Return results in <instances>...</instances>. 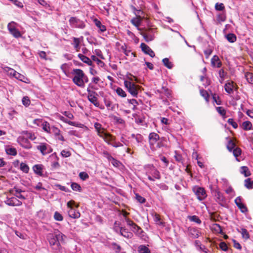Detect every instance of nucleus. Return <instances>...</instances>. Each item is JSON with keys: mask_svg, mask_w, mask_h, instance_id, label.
<instances>
[{"mask_svg": "<svg viewBox=\"0 0 253 253\" xmlns=\"http://www.w3.org/2000/svg\"><path fill=\"white\" fill-rule=\"evenodd\" d=\"M64 237H65V236L58 230L47 234V240L54 252L58 253L60 252L62 249L61 243L63 241Z\"/></svg>", "mask_w": 253, "mask_h": 253, "instance_id": "1", "label": "nucleus"}, {"mask_svg": "<svg viewBox=\"0 0 253 253\" xmlns=\"http://www.w3.org/2000/svg\"><path fill=\"white\" fill-rule=\"evenodd\" d=\"M133 80H125L124 84L127 91L134 97H136L138 93L139 86L136 84Z\"/></svg>", "mask_w": 253, "mask_h": 253, "instance_id": "2", "label": "nucleus"}, {"mask_svg": "<svg viewBox=\"0 0 253 253\" xmlns=\"http://www.w3.org/2000/svg\"><path fill=\"white\" fill-rule=\"evenodd\" d=\"M146 174L149 180L154 181L155 179H160L161 174L159 170L153 166L150 167V169L147 171Z\"/></svg>", "mask_w": 253, "mask_h": 253, "instance_id": "3", "label": "nucleus"}, {"mask_svg": "<svg viewBox=\"0 0 253 253\" xmlns=\"http://www.w3.org/2000/svg\"><path fill=\"white\" fill-rule=\"evenodd\" d=\"M192 191L200 201L204 200L207 196L206 191L203 187L195 186L193 187Z\"/></svg>", "mask_w": 253, "mask_h": 253, "instance_id": "4", "label": "nucleus"}, {"mask_svg": "<svg viewBox=\"0 0 253 253\" xmlns=\"http://www.w3.org/2000/svg\"><path fill=\"white\" fill-rule=\"evenodd\" d=\"M140 34L147 42L153 41L155 39L154 30L153 29H145L144 31L141 32Z\"/></svg>", "mask_w": 253, "mask_h": 253, "instance_id": "5", "label": "nucleus"}, {"mask_svg": "<svg viewBox=\"0 0 253 253\" xmlns=\"http://www.w3.org/2000/svg\"><path fill=\"white\" fill-rule=\"evenodd\" d=\"M70 26L73 28L84 29L85 25L84 23L75 17H72L69 20Z\"/></svg>", "mask_w": 253, "mask_h": 253, "instance_id": "6", "label": "nucleus"}, {"mask_svg": "<svg viewBox=\"0 0 253 253\" xmlns=\"http://www.w3.org/2000/svg\"><path fill=\"white\" fill-rule=\"evenodd\" d=\"M73 203H74L73 201H70L67 203V207L69 209L68 211V215L71 218H78L80 217V213L72 208Z\"/></svg>", "mask_w": 253, "mask_h": 253, "instance_id": "7", "label": "nucleus"}, {"mask_svg": "<svg viewBox=\"0 0 253 253\" xmlns=\"http://www.w3.org/2000/svg\"><path fill=\"white\" fill-rule=\"evenodd\" d=\"M37 149L39 150L43 155H45L51 153L52 149L51 147L46 143H41L37 146Z\"/></svg>", "mask_w": 253, "mask_h": 253, "instance_id": "8", "label": "nucleus"}, {"mask_svg": "<svg viewBox=\"0 0 253 253\" xmlns=\"http://www.w3.org/2000/svg\"><path fill=\"white\" fill-rule=\"evenodd\" d=\"M17 142L23 148L29 149L32 148V145L28 139L23 136H20L17 138Z\"/></svg>", "mask_w": 253, "mask_h": 253, "instance_id": "9", "label": "nucleus"}, {"mask_svg": "<svg viewBox=\"0 0 253 253\" xmlns=\"http://www.w3.org/2000/svg\"><path fill=\"white\" fill-rule=\"evenodd\" d=\"M148 139L150 147L152 149V147L154 146L156 143L160 140V137L157 133L153 132L150 133L148 136Z\"/></svg>", "mask_w": 253, "mask_h": 253, "instance_id": "10", "label": "nucleus"}, {"mask_svg": "<svg viewBox=\"0 0 253 253\" xmlns=\"http://www.w3.org/2000/svg\"><path fill=\"white\" fill-rule=\"evenodd\" d=\"M5 203L10 206H20L22 204V202L14 197L7 198L5 201Z\"/></svg>", "mask_w": 253, "mask_h": 253, "instance_id": "11", "label": "nucleus"}, {"mask_svg": "<svg viewBox=\"0 0 253 253\" xmlns=\"http://www.w3.org/2000/svg\"><path fill=\"white\" fill-rule=\"evenodd\" d=\"M97 93L94 91H90L88 93L87 98L88 100L95 106L99 107V103L97 101Z\"/></svg>", "mask_w": 253, "mask_h": 253, "instance_id": "12", "label": "nucleus"}, {"mask_svg": "<svg viewBox=\"0 0 253 253\" xmlns=\"http://www.w3.org/2000/svg\"><path fill=\"white\" fill-rule=\"evenodd\" d=\"M4 70L7 73V75L10 78L14 77L15 79H19V78L21 77V76H22L14 69L8 67H4Z\"/></svg>", "mask_w": 253, "mask_h": 253, "instance_id": "13", "label": "nucleus"}, {"mask_svg": "<svg viewBox=\"0 0 253 253\" xmlns=\"http://www.w3.org/2000/svg\"><path fill=\"white\" fill-rule=\"evenodd\" d=\"M228 81L225 84V89L227 93L230 94L233 93L234 89H237V85L233 80H228Z\"/></svg>", "mask_w": 253, "mask_h": 253, "instance_id": "14", "label": "nucleus"}, {"mask_svg": "<svg viewBox=\"0 0 253 253\" xmlns=\"http://www.w3.org/2000/svg\"><path fill=\"white\" fill-rule=\"evenodd\" d=\"M140 47L142 51L146 54L149 55L151 57H154L155 56L154 52L151 49V48L144 43H141Z\"/></svg>", "mask_w": 253, "mask_h": 253, "instance_id": "15", "label": "nucleus"}, {"mask_svg": "<svg viewBox=\"0 0 253 253\" xmlns=\"http://www.w3.org/2000/svg\"><path fill=\"white\" fill-rule=\"evenodd\" d=\"M235 203L242 212H246L248 210L246 206L242 203L241 197H238L235 200Z\"/></svg>", "mask_w": 253, "mask_h": 253, "instance_id": "16", "label": "nucleus"}, {"mask_svg": "<svg viewBox=\"0 0 253 253\" xmlns=\"http://www.w3.org/2000/svg\"><path fill=\"white\" fill-rule=\"evenodd\" d=\"M94 126L97 132V135L99 137L102 138L104 136V134L107 133L105 132V128L102 127V125L100 123L97 122L95 123L94 124Z\"/></svg>", "mask_w": 253, "mask_h": 253, "instance_id": "17", "label": "nucleus"}, {"mask_svg": "<svg viewBox=\"0 0 253 253\" xmlns=\"http://www.w3.org/2000/svg\"><path fill=\"white\" fill-rule=\"evenodd\" d=\"M120 234L127 239H131L133 236L132 232L128 231L126 227H123L120 228Z\"/></svg>", "mask_w": 253, "mask_h": 253, "instance_id": "18", "label": "nucleus"}, {"mask_svg": "<svg viewBox=\"0 0 253 253\" xmlns=\"http://www.w3.org/2000/svg\"><path fill=\"white\" fill-rule=\"evenodd\" d=\"M211 65L214 68H220L222 65L221 61L220 60L217 55H214L211 59Z\"/></svg>", "mask_w": 253, "mask_h": 253, "instance_id": "19", "label": "nucleus"}, {"mask_svg": "<svg viewBox=\"0 0 253 253\" xmlns=\"http://www.w3.org/2000/svg\"><path fill=\"white\" fill-rule=\"evenodd\" d=\"M188 232L189 236L192 239L198 238L200 234V231L195 228H188Z\"/></svg>", "mask_w": 253, "mask_h": 253, "instance_id": "20", "label": "nucleus"}, {"mask_svg": "<svg viewBox=\"0 0 253 253\" xmlns=\"http://www.w3.org/2000/svg\"><path fill=\"white\" fill-rule=\"evenodd\" d=\"M102 138L107 143L111 145L112 144L111 143V142L113 143L116 140V137L109 133L104 134V136Z\"/></svg>", "mask_w": 253, "mask_h": 253, "instance_id": "21", "label": "nucleus"}, {"mask_svg": "<svg viewBox=\"0 0 253 253\" xmlns=\"http://www.w3.org/2000/svg\"><path fill=\"white\" fill-rule=\"evenodd\" d=\"M43 169L44 167L42 165H35L33 167L34 172L41 176H43Z\"/></svg>", "mask_w": 253, "mask_h": 253, "instance_id": "22", "label": "nucleus"}, {"mask_svg": "<svg viewBox=\"0 0 253 253\" xmlns=\"http://www.w3.org/2000/svg\"><path fill=\"white\" fill-rule=\"evenodd\" d=\"M104 102L108 110H113L114 109L115 105L109 97L105 96L104 97Z\"/></svg>", "mask_w": 253, "mask_h": 253, "instance_id": "23", "label": "nucleus"}, {"mask_svg": "<svg viewBox=\"0 0 253 253\" xmlns=\"http://www.w3.org/2000/svg\"><path fill=\"white\" fill-rule=\"evenodd\" d=\"M126 222L130 227L131 230L135 233L139 226L129 218H126Z\"/></svg>", "mask_w": 253, "mask_h": 253, "instance_id": "24", "label": "nucleus"}, {"mask_svg": "<svg viewBox=\"0 0 253 253\" xmlns=\"http://www.w3.org/2000/svg\"><path fill=\"white\" fill-rule=\"evenodd\" d=\"M216 201L220 204L225 202V198L223 194L219 191H216L214 195Z\"/></svg>", "mask_w": 253, "mask_h": 253, "instance_id": "25", "label": "nucleus"}, {"mask_svg": "<svg viewBox=\"0 0 253 253\" xmlns=\"http://www.w3.org/2000/svg\"><path fill=\"white\" fill-rule=\"evenodd\" d=\"M73 73L74 75L73 79H82L84 75L83 71L78 69L74 70Z\"/></svg>", "mask_w": 253, "mask_h": 253, "instance_id": "26", "label": "nucleus"}, {"mask_svg": "<svg viewBox=\"0 0 253 253\" xmlns=\"http://www.w3.org/2000/svg\"><path fill=\"white\" fill-rule=\"evenodd\" d=\"M93 21L96 26L99 29L100 32H104L106 31V26L104 25H102L99 20L97 19H95Z\"/></svg>", "mask_w": 253, "mask_h": 253, "instance_id": "27", "label": "nucleus"}, {"mask_svg": "<svg viewBox=\"0 0 253 253\" xmlns=\"http://www.w3.org/2000/svg\"><path fill=\"white\" fill-rule=\"evenodd\" d=\"M5 151L7 154L12 156H16L17 155V150L14 148L10 146H6Z\"/></svg>", "mask_w": 253, "mask_h": 253, "instance_id": "28", "label": "nucleus"}, {"mask_svg": "<svg viewBox=\"0 0 253 253\" xmlns=\"http://www.w3.org/2000/svg\"><path fill=\"white\" fill-rule=\"evenodd\" d=\"M78 57L84 63L87 64L88 65H91L92 61L87 56L79 53L78 55Z\"/></svg>", "mask_w": 253, "mask_h": 253, "instance_id": "29", "label": "nucleus"}, {"mask_svg": "<svg viewBox=\"0 0 253 253\" xmlns=\"http://www.w3.org/2000/svg\"><path fill=\"white\" fill-rule=\"evenodd\" d=\"M137 251L139 253H151L150 249L145 245H140Z\"/></svg>", "mask_w": 253, "mask_h": 253, "instance_id": "30", "label": "nucleus"}, {"mask_svg": "<svg viewBox=\"0 0 253 253\" xmlns=\"http://www.w3.org/2000/svg\"><path fill=\"white\" fill-rule=\"evenodd\" d=\"M110 247L114 250L116 253H119L121 251V247L116 243H111L110 244Z\"/></svg>", "mask_w": 253, "mask_h": 253, "instance_id": "31", "label": "nucleus"}, {"mask_svg": "<svg viewBox=\"0 0 253 253\" xmlns=\"http://www.w3.org/2000/svg\"><path fill=\"white\" fill-rule=\"evenodd\" d=\"M240 172L244 174L245 177L249 176L251 175V173L249 168L246 166H242L240 168Z\"/></svg>", "mask_w": 253, "mask_h": 253, "instance_id": "32", "label": "nucleus"}, {"mask_svg": "<svg viewBox=\"0 0 253 253\" xmlns=\"http://www.w3.org/2000/svg\"><path fill=\"white\" fill-rule=\"evenodd\" d=\"M244 186L248 189H253V180L248 178L244 181Z\"/></svg>", "mask_w": 253, "mask_h": 253, "instance_id": "33", "label": "nucleus"}, {"mask_svg": "<svg viewBox=\"0 0 253 253\" xmlns=\"http://www.w3.org/2000/svg\"><path fill=\"white\" fill-rule=\"evenodd\" d=\"M243 129L244 130H250L252 129V124L250 121H245L242 125Z\"/></svg>", "mask_w": 253, "mask_h": 253, "instance_id": "34", "label": "nucleus"}, {"mask_svg": "<svg viewBox=\"0 0 253 253\" xmlns=\"http://www.w3.org/2000/svg\"><path fill=\"white\" fill-rule=\"evenodd\" d=\"M174 154H175L174 157L175 161L179 163L183 164L184 162V159L182 157L181 155L179 154L177 151H175Z\"/></svg>", "mask_w": 253, "mask_h": 253, "instance_id": "35", "label": "nucleus"}, {"mask_svg": "<svg viewBox=\"0 0 253 253\" xmlns=\"http://www.w3.org/2000/svg\"><path fill=\"white\" fill-rule=\"evenodd\" d=\"M200 93L201 95L205 98L206 102L208 103L209 102L210 95L207 91L204 89H201Z\"/></svg>", "mask_w": 253, "mask_h": 253, "instance_id": "36", "label": "nucleus"}, {"mask_svg": "<svg viewBox=\"0 0 253 253\" xmlns=\"http://www.w3.org/2000/svg\"><path fill=\"white\" fill-rule=\"evenodd\" d=\"M226 38L228 41L231 43L234 42L237 39L236 35L232 33L227 34Z\"/></svg>", "mask_w": 253, "mask_h": 253, "instance_id": "37", "label": "nucleus"}, {"mask_svg": "<svg viewBox=\"0 0 253 253\" xmlns=\"http://www.w3.org/2000/svg\"><path fill=\"white\" fill-rule=\"evenodd\" d=\"M240 233L242 234V237L246 240L249 239L250 238V235L247 229L245 228H241V231H239Z\"/></svg>", "mask_w": 253, "mask_h": 253, "instance_id": "38", "label": "nucleus"}, {"mask_svg": "<svg viewBox=\"0 0 253 253\" xmlns=\"http://www.w3.org/2000/svg\"><path fill=\"white\" fill-rule=\"evenodd\" d=\"M153 217H154V220L155 222L157 224L161 225H164V223L163 221H162L161 218L159 214H158L157 213H155Z\"/></svg>", "mask_w": 253, "mask_h": 253, "instance_id": "39", "label": "nucleus"}, {"mask_svg": "<svg viewBox=\"0 0 253 253\" xmlns=\"http://www.w3.org/2000/svg\"><path fill=\"white\" fill-rule=\"evenodd\" d=\"M9 33L15 38H19L22 36L20 32L17 29H11Z\"/></svg>", "mask_w": 253, "mask_h": 253, "instance_id": "40", "label": "nucleus"}, {"mask_svg": "<svg viewBox=\"0 0 253 253\" xmlns=\"http://www.w3.org/2000/svg\"><path fill=\"white\" fill-rule=\"evenodd\" d=\"M163 63L165 66L169 69H171L173 67V64L171 62L168 58H165L163 59Z\"/></svg>", "mask_w": 253, "mask_h": 253, "instance_id": "41", "label": "nucleus"}, {"mask_svg": "<svg viewBox=\"0 0 253 253\" xmlns=\"http://www.w3.org/2000/svg\"><path fill=\"white\" fill-rule=\"evenodd\" d=\"M232 152H233V154L234 156L236 157L237 160H238L239 161V160L238 159V157L240 155H241V154L242 153L241 149L239 147H236V148H234L232 150Z\"/></svg>", "mask_w": 253, "mask_h": 253, "instance_id": "42", "label": "nucleus"}, {"mask_svg": "<svg viewBox=\"0 0 253 253\" xmlns=\"http://www.w3.org/2000/svg\"><path fill=\"white\" fill-rule=\"evenodd\" d=\"M235 146V143L233 142V141L231 139H230L228 142L227 148L230 152H232V150L234 149Z\"/></svg>", "mask_w": 253, "mask_h": 253, "instance_id": "43", "label": "nucleus"}, {"mask_svg": "<svg viewBox=\"0 0 253 253\" xmlns=\"http://www.w3.org/2000/svg\"><path fill=\"white\" fill-rule=\"evenodd\" d=\"M73 42H74V48L77 50V51H79L80 48V41L79 38L74 37L73 38Z\"/></svg>", "mask_w": 253, "mask_h": 253, "instance_id": "44", "label": "nucleus"}, {"mask_svg": "<svg viewBox=\"0 0 253 253\" xmlns=\"http://www.w3.org/2000/svg\"><path fill=\"white\" fill-rule=\"evenodd\" d=\"M212 230L217 232L220 233L222 231V229L221 227L217 223L213 224L212 226Z\"/></svg>", "mask_w": 253, "mask_h": 253, "instance_id": "45", "label": "nucleus"}, {"mask_svg": "<svg viewBox=\"0 0 253 253\" xmlns=\"http://www.w3.org/2000/svg\"><path fill=\"white\" fill-rule=\"evenodd\" d=\"M134 234L139 237L142 239H144V237L145 233L139 226Z\"/></svg>", "mask_w": 253, "mask_h": 253, "instance_id": "46", "label": "nucleus"}, {"mask_svg": "<svg viewBox=\"0 0 253 253\" xmlns=\"http://www.w3.org/2000/svg\"><path fill=\"white\" fill-rule=\"evenodd\" d=\"M71 186L72 189L74 191L81 192L82 190L81 186L77 183L73 182L71 184Z\"/></svg>", "mask_w": 253, "mask_h": 253, "instance_id": "47", "label": "nucleus"}, {"mask_svg": "<svg viewBox=\"0 0 253 253\" xmlns=\"http://www.w3.org/2000/svg\"><path fill=\"white\" fill-rule=\"evenodd\" d=\"M216 110L217 112L221 115L223 118L225 117L226 115V110L222 107H216Z\"/></svg>", "mask_w": 253, "mask_h": 253, "instance_id": "48", "label": "nucleus"}, {"mask_svg": "<svg viewBox=\"0 0 253 253\" xmlns=\"http://www.w3.org/2000/svg\"><path fill=\"white\" fill-rule=\"evenodd\" d=\"M162 89L163 90L165 94L167 96L168 98H169L171 97V91L170 89H169L166 86L164 85L162 86Z\"/></svg>", "mask_w": 253, "mask_h": 253, "instance_id": "49", "label": "nucleus"}, {"mask_svg": "<svg viewBox=\"0 0 253 253\" xmlns=\"http://www.w3.org/2000/svg\"><path fill=\"white\" fill-rule=\"evenodd\" d=\"M20 169L25 173H28L29 170V168L26 164L21 163L20 164Z\"/></svg>", "mask_w": 253, "mask_h": 253, "instance_id": "50", "label": "nucleus"}, {"mask_svg": "<svg viewBox=\"0 0 253 253\" xmlns=\"http://www.w3.org/2000/svg\"><path fill=\"white\" fill-rule=\"evenodd\" d=\"M141 20L140 17L133 18L131 22L135 26H139L141 24Z\"/></svg>", "mask_w": 253, "mask_h": 253, "instance_id": "51", "label": "nucleus"}, {"mask_svg": "<svg viewBox=\"0 0 253 253\" xmlns=\"http://www.w3.org/2000/svg\"><path fill=\"white\" fill-rule=\"evenodd\" d=\"M91 59L96 62V63L100 66V67H102L104 64V62H102L101 60L99 59L97 57H96L95 55H92L91 56Z\"/></svg>", "mask_w": 253, "mask_h": 253, "instance_id": "52", "label": "nucleus"}, {"mask_svg": "<svg viewBox=\"0 0 253 253\" xmlns=\"http://www.w3.org/2000/svg\"><path fill=\"white\" fill-rule=\"evenodd\" d=\"M215 9L217 11H223L225 9V6L223 3L217 2L215 5Z\"/></svg>", "mask_w": 253, "mask_h": 253, "instance_id": "53", "label": "nucleus"}, {"mask_svg": "<svg viewBox=\"0 0 253 253\" xmlns=\"http://www.w3.org/2000/svg\"><path fill=\"white\" fill-rule=\"evenodd\" d=\"M121 49L123 51V52H124V53L126 55V56H129V53H131V54L132 55H133V56H135V55L133 53V52H131V50H129V49H127L126 48V47L124 46H122L121 47Z\"/></svg>", "mask_w": 253, "mask_h": 253, "instance_id": "54", "label": "nucleus"}, {"mask_svg": "<svg viewBox=\"0 0 253 253\" xmlns=\"http://www.w3.org/2000/svg\"><path fill=\"white\" fill-rule=\"evenodd\" d=\"M116 91L117 94L121 97H125L126 96V92L121 87H118Z\"/></svg>", "mask_w": 253, "mask_h": 253, "instance_id": "55", "label": "nucleus"}, {"mask_svg": "<svg viewBox=\"0 0 253 253\" xmlns=\"http://www.w3.org/2000/svg\"><path fill=\"white\" fill-rule=\"evenodd\" d=\"M212 97L213 101L215 102L217 105H220L221 104V101L219 96L214 93L212 94Z\"/></svg>", "mask_w": 253, "mask_h": 253, "instance_id": "56", "label": "nucleus"}, {"mask_svg": "<svg viewBox=\"0 0 253 253\" xmlns=\"http://www.w3.org/2000/svg\"><path fill=\"white\" fill-rule=\"evenodd\" d=\"M42 129L46 132L49 133L50 131L51 126L49 125V124L47 122H44L42 125Z\"/></svg>", "mask_w": 253, "mask_h": 253, "instance_id": "57", "label": "nucleus"}, {"mask_svg": "<svg viewBox=\"0 0 253 253\" xmlns=\"http://www.w3.org/2000/svg\"><path fill=\"white\" fill-rule=\"evenodd\" d=\"M60 130L58 128L54 126H51L49 133L53 134L54 135H55V136H56L57 134H58V133H60Z\"/></svg>", "mask_w": 253, "mask_h": 253, "instance_id": "58", "label": "nucleus"}, {"mask_svg": "<svg viewBox=\"0 0 253 253\" xmlns=\"http://www.w3.org/2000/svg\"><path fill=\"white\" fill-rule=\"evenodd\" d=\"M135 139L136 140V142L140 145L143 143V136L139 133L137 134V136H136Z\"/></svg>", "mask_w": 253, "mask_h": 253, "instance_id": "59", "label": "nucleus"}, {"mask_svg": "<svg viewBox=\"0 0 253 253\" xmlns=\"http://www.w3.org/2000/svg\"><path fill=\"white\" fill-rule=\"evenodd\" d=\"M54 218L57 221H62L63 219V216L58 211L54 212Z\"/></svg>", "mask_w": 253, "mask_h": 253, "instance_id": "60", "label": "nucleus"}, {"mask_svg": "<svg viewBox=\"0 0 253 253\" xmlns=\"http://www.w3.org/2000/svg\"><path fill=\"white\" fill-rule=\"evenodd\" d=\"M189 219L193 222H196L198 224H200L201 223V220L196 215H192L189 216Z\"/></svg>", "mask_w": 253, "mask_h": 253, "instance_id": "61", "label": "nucleus"}, {"mask_svg": "<svg viewBox=\"0 0 253 253\" xmlns=\"http://www.w3.org/2000/svg\"><path fill=\"white\" fill-rule=\"evenodd\" d=\"M226 20V15L224 13H220L218 14L217 17V20L219 22H223Z\"/></svg>", "mask_w": 253, "mask_h": 253, "instance_id": "62", "label": "nucleus"}, {"mask_svg": "<svg viewBox=\"0 0 253 253\" xmlns=\"http://www.w3.org/2000/svg\"><path fill=\"white\" fill-rule=\"evenodd\" d=\"M128 102L133 105L132 109L133 110H136V106L138 104L137 100L135 99H128Z\"/></svg>", "mask_w": 253, "mask_h": 253, "instance_id": "63", "label": "nucleus"}, {"mask_svg": "<svg viewBox=\"0 0 253 253\" xmlns=\"http://www.w3.org/2000/svg\"><path fill=\"white\" fill-rule=\"evenodd\" d=\"M22 103L25 106H28L30 104V100L28 96H24L22 98Z\"/></svg>", "mask_w": 253, "mask_h": 253, "instance_id": "64", "label": "nucleus"}]
</instances>
